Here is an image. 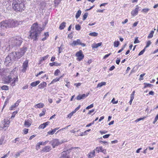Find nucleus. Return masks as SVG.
Here are the masks:
<instances>
[{"mask_svg":"<svg viewBox=\"0 0 158 158\" xmlns=\"http://www.w3.org/2000/svg\"><path fill=\"white\" fill-rule=\"evenodd\" d=\"M149 10L150 9L148 8L143 9L142 10V11L143 12L147 13Z\"/></svg>","mask_w":158,"mask_h":158,"instance_id":"obj_49","label":"nucleus"},{"mask_svg":"<svg viewBox=\"0 0 158 158\" xmlns=\"http://www.w3.org/2000/svg\"><path fill=\"white\" fill-rule=\"evenodd\" d=\"M111 102L113 104H116L118 103V101H115V99L114 98H113L111 100Z\"/></svg>","mask_w":158,"mask_h":158,"instance_id":"obj_54","label":"nucleus"},{"mask_svg":"<svg viewBox=\"0 0 158 158\" xmlns=\"http://www.w3.org/2000/svg\"><path fill=\"white\" fill-rule=\"evenodd\" d=\"M1 89L3 90H8L9 89V87L7 85H3L1 87Z\"/></svg>","mask_w":158,"mask_h":158,"instance_id":"obj_34","label":"nucleus"},{"mask_svg":"<svg viewBox=\"0 0 158 158\" xmlns=\"http://www.w3.org/2000/svg\"><path fill=\"white\" fill-rule=\"evenodd\" d=\"M21 152H17V153H16L15 154V156L16 157V158L19 156H20Z\"/></svg>","mask_w":158,"mask_h":158,"instance_id":"obj_60","label":"nucleus"},{"mask_svg":"<svg viewBox=\"0 0 158 158\" xmlns=\"http://www.w3.org/2000/svg\"><path fill=\"white\" fill-rule=\"evenodd\" d=\"M60 77H59V78H56L55 79H54L50 83V84H53L54 82H56L57 81H58L60 80Z\"/></svg>","mask_w":158,"mask_h":158,"instance_id":"obj_35","label":"nucleus"},{"mask_svg":"<svg viewBox=\"0 0 158 158\" xmlns=\"http://www.w3.org/2000/svg\"><path fill=\"white\" fill-rule=\"evenodd\" d=\"M46 112V110L45 109H43L42 112L39 114V116L40 117L42 116L45 114V112Z\"/></svg>","mask_w":158,"mask_h":158,"instance_id":"obj_37","label":"nucleus"},{"mask_svg":"<svg viewBox=\"0 0 158 158\" xmlns=\"http://www.w3.org/2000/svg\"><path fill=\"white\" fill-rule=\"evenodd\" d=\"M49 65L51 66H52L54 65L57 66H60L61 65V63H58L56 62H54L52 63H50Z\"/></svg>","mask_w":158,"mask_h":158,"instance_id":"obj_20","label":"nucleus"},{"mask_svg":"<svg viewBox=\"0 0 158 158\" xmlns=\"http://www.w3.org/2000/svg\"><path fill=\"white\" fill-rule=\"evenodd\" d=\"M66 24V23L65 22L62 23L60 24L59 27V29L61 30L63 29L65 27Z\"/></svg>","mask_w":158,"mask_h":158,"instance_id":"obj_23","label":"nucleus"},{"mask_svg":"<svg viewBox=\"0 0 158 158\" xmlns=\"http://www.w3.org/2000/svg\"><path fill=\"white\" fill-rule=\"evenodd\" d=\"M15 53H9L6 57L4 62L6 66H10L11 64L16 60L15 56Z\"/></svg>","mask_w":158,"mask_h":158,"instance_id":"obj_3","label":"nucleus"},{"mask_svg":"<svg viewBox=\"0 0 158 158\" xmlns=\"http://www.w3.org/2000/svg\"><path fill=\"white\" fill-rule=\"evenodd\" d=\"M14 80H12L13 81L11 83V85L12 86H14L15 85V82L18 81V78L17 77L16 78L14 77L13 78Z\"/></svg>","mask_w":158,"mask_h":158,"instance_id":"obj_26","label":"nucleus"},{"mask_svg":"<svg viewBox=\"0 0 158 158\" xmlns=\"http://www.w3.org/2000/svg\"><path fill=\"white\" fill-rule=\"evenodd\" d=\"M95 150L98 153L101 152L105 154L106 153V149H104L102 147H97L96 148Z\"/></svg>","mask_w":158,"mask_h":158,"instance_id":"obj_11","label":"nucleus"},{"mask_svg":"<svg viewBox=\"0 0 158 158\" xmlns=\"http://www.w3.org/2000/svg\"><path fill=\"white\" fill-rule=\"evenodd\" d=\"M25 0H14L13 2V9L16 11H22L25 9L24 2Z\"/></svg>","mask_w":158,"mask_h":158,"instance_id":"obj_2","label":"nucleus"},{"mask_svg":"<svg viewBox=\"0 0 158 158\" xmlns=\"http://www.w3.org/2000/svg\"><path fill=\"white\" fill-rule=\"evenodd\" d=\"M12 53H15V59L16 60L17 59H19L23 56V54L20 52L19 50L18 52H12Z\"/></svg>","mask_w":158,"mask_h":158,"instance_id":"obj_10","label":"nucleus"},{"mask_svg":"<svg viewBox=\"0 0 158 158\" xmlns=\"http://www.w3.org/2000/svg\"><path fill=\"white\" fill-rule=\"evenodd\" d=\"M81 85V83H80L74 84V85H75L77 87H78L80 86Z\"/></svg>","mask_w":158,"mask_h":158,"instance_id":"obj_63","label":"nucleus"},{"mask_svg":"<svg viewBox=\"0 0 158 158\" xmlns=\"http://www.w3.org/2000/svg\"><path fill=\"white\" fill-rule=\"evenodd\" d=\"M89 94V93H88L86 95L85 94H83L82 95H79L77 97L76 99L77 100H80L81 99H84L85 97L88 96Z\"/></svg>","mask_w":158,"mask_h":158,"instance_id":"obj_13","label":"nucleus"},{"mask_svg":"<svg viewBox=\"0 0 158 158\" xmlns=\"http://www.w3.org/2000/svg\"><path fill=\"white\" fill-rule=\"evenodd\" d=\"M31 119H28L25 120L24 125L27 127H29L31 125Z\"/></svg>","mask_w":158,"mask_h":158,"instance_id":"obj_12","label":"nucleus"},{"mask_svg":"<svg viewBox=\"0 0 158 158\" xmlns=\"http://www.w3.org/2000/svg\"><path fill=\"white\" fill-rule=\"evenodd\" d=\"M136 7H137L135 10H132L131 12V14L133 16H135L138 14L139 7H138V6H136Z\"/></svg>","mask_w":158,"mask_h":158,"instance_id":"obj_17","label":"nucleus"},{"mask_svg":"<svg viewBox=\"0 0 158 158\" xmlns=\"http://www.w3.org/2000/svg\"><path fill=\"white\" fill-rule=\"evenodd\" d=\"M120 61V59H118V58H117V59L116 61V63L117 64H119Z\"/></svg>","mask_w":158,"mask_h":158,"instance_id":"obj_59","label":"nucleus"},{"mask_svg":"<svg viewBox=\"0 0 158 158\" xmlns=\"http://www.w3.org/2000/svg\"><path fill=\"white\" fill-rule=\"evenodd\" d=\"M9 22L7 20L2 21L0 23V27L2 29H5L9 27Z\"/></svg>","mask_w":158,"mask_h":158,"instance_id":"obj_5","label":"nucleus"},{"mask_svg":"<svg viewBox=\"0 0 158 158\" xmlns=\"http://www.w3.org/2000/svg\"><path fill=\"white\" fill-rule=\"evenodd\" d=\"M115 68V66L114 65H112L111 66L109 69V70L110 71H112V70H114Z\"/></svg>","mask_w":158,"mask_h":158,"instance_id":"obj_57","label":"nucleus"},{"mask_svg":"<svg viewBox=\"0 0 158 158\" xmlns=\"http://www.w3.org/2000/svg\"><path fill=\"white\" fill-rule=\"evenodd\" d=\"M94 154H95V151L94 150L91 152H90L88 154V157L89 158L92 157H93V156L94 155Z\"/></svg>","mask_w":158,"mask_h":158,"instance_id":"obj_32","label":"nucleus"},{"mask_svg":"<svg viewBox=\"0 0 158 158\" xmlns=\"http://www.w3.org/2000/svg\"><path fill=\"white\" fill-rule=\"evenodd\" d=\"M145 49H146V48H144L141 51L139 52V53L138 56H140V55H142V54H143V53H144V52H145Z\"/></svg>","mask_w":158,"mask_h":158,"instance_id":"obj_43","label":"nucleus"},{"mask_svg":"<svg viewBox=\"0 0 158 158\" xmlns=\"http://www.w3.org/2000/svg\"><path fill=\"white\" fill-rule=\"evenodd\" d=\"M44 35L46 37H48L49 36V35L48 32H45L44 34Z\"/></svg>","mask_w":158,"mask_h":158,"instance_id":"obj_64","label":"nucleus"},{"mask_svg":"<svg viewBox=\"0 0 158 158\" xmlns=\"http://www.w3.org/2000/svg\"><path fill=\"white\" fill-rule=\"evenodd\" d=\"M56 131H55V130L53 129L52 131H50L48 132L47 134L48 135H52Z\"/></svg>","mask_w":158,"mask_h":158,"instance_id":"obj_38","label":"nucleus"},{"mask_svg":"<svg viewBox=\"0 0 158 158\" xmlns=\"http://www.w3.org/2000/svg\"><path fill=\"white\" fill-rule=\"evenodd\" d=\"M102 44V43L100 42L98 44H94L92 45V47L93 48H96L101 46Z\"/></svg>","mask_w":158,"mask_h":158,"instance_id":"obj_22","label":"nucleus"},{"mask_svg":"<svg viewBox=\"0 0 158 158\" xmlns=\"http://www.w3.org/2000/svg\"><path fill=\"white\" fill-rule=\"evenodd\" d=\"M63 143V142H60L59 140L57 139H55L52 140L49 143L52 146L53 148H55L56 146H57L60 144Z\"/></svg>","mask_w":158,"mask_h":158,"instance_id":"obj_7","label":"nucleus"},{"mask_svg":"<svg viewBox=\"0 0 158 158\" xmlns=\"http://www.w3.org/2000/svg\"><path fill=\"white\" fill-rule=\"evenodd\" d=\"M46 3L44 1H42L40 3V8L42 9H44L45 7Z\"/></svg>","mask_w":158,"mask_h":158,"instance_id":"obj_24","label":"nucleus"},{"mask_svg":"<svg viewBox=\"0 0 158 158\" xmlns=\"http://www.w3.org/2000/svg\"><path fill=\"white\" fill-rule=\"evenodd\" d=\"M23 42V39L21 37H17L15 38H12L9 41V44L12 46H19L21 45Z\"/></svg>","mask_w":158,"mask_h":158,"instance_id":"obj_4","label":"nucleus"},{"mask_svg":"<svg viewBox=\"0 0 158 158\" xmlns=\"http://www.w3.org/2000/svg\"><path fill=\"white\" fill-rule=\"evenodd\" d=\"M28 62L27 61H24L23 65V69H22V72H25L27 69V68L28 66Z\"/></svg>","mask_w":158,"mask_h":158,"instance_id":"obj_15","label":"nucleus"},{"mask_svg":"<svg viewBox=\"0 0 158 158\" xmlns=\"http://www.w3.org/2000/svg\"><path fill=\"white\" fill-rule=\"evenodd\" d=\"M140 41L139 40H138V37H137L135 38V41L134 42V44H136L137 43H139Z\"/></svg>","mask_w":158,"mask_h":158,"instance_id":"obj_44","label":"nucleus"},{"mask_svg":"<svg viewBox=\"0 0 158 158\" xmlns=\"http://www.w3.org/2000/svg\"><path fill=\"white\" fill-rule=\"evenodd\" d=\"M154 33V31H152L148 36V38L149 39L152 38L153 36Z\"/></svg>","mask_w":158,"mask_h":158,"instance_id":"obj_33","label":"nucleus"},{"mask_svg":"<svg viewBox=\"0 0 158 158\" xmlns=\"http://www.w3.org/2000/svg\"><path fill=\"white\" fill-rule=\"evenodd\" d=\"M100 143H103L105 145H108V143L107 142L101 141H100Z\"/></svg>","mask_w":158,"mask_h":158,"instance_id":"obj_51","label":"nucleus"},{"mask_svg":"<svg viewBox=\"0 0 158 158\" xmlns=\"http://www.w3.org/2000/svg\"><path fill=\"white\" fill-rule=\"evenodd\" d=\"M94 123V121H93V122L91 123H89V124L87 125L86 126V127H90V126H91Z\"/></svg>","mask_w":158,"mask_h":158,"instance_id":"obj_53","label":"nucleus"},{"mask_svg":"<svg viewBox=\"0 0 158 158\" xmlns=\"http://www.w3.org/2000/svg\"><path fill=\"white\" fill-rule=\"evenodd\" d=\"M81 10H79L77 12L76 15V18L77 19H78L80 15H81Z\"/></svg>","mask_w":158,"mask_h":158,"instance_id":"obj_30","label":"nucleus"},{"mask_svg":"<svg viewBox=\"0 0 158 158\" xmlns=\"http://www.w3.org/2000/svg\"><path fill=\"white\" fill-rule=\"evenodd\" d=\"M70 45L73 47L77 45H81L82 47H85L86 44L84 43H82L80 39H77V40L73 41Z\"/></svg>","mask_w":158,"mask_h":158,"instance_id":"obj_6","label":"nucleus"},{"mask_svg":"<svg viewBox=\"0 0 158 158\" xmlns=\"http://www.w3.org/2000/svg\"><path fill=\"white\" fill-rule=\"evenodd\" d=\"M81 27L78 24L76 25L75 29L79 31L81 29Z\"/></svg>","mask_w":158,"mask_h":158,"instance_id":"obj_42","label":"nucleus"},{"mask_svg":"<svg viewBox=\"0 0 158 158\" xmlns=\"http://www.w3.org/2000/svg\"><path fill=\"white\" fill-rule=\"evenodd\" d=\"M119 44V42L118 41H115L114 43V45L115 47H117Z\"/></svg>","mask_w":158,"mask_h":158,"instance_id":"obj_36","label":"nucleus"},{"mask_svg":"<svg viewBox=\"0 0 158 158\" xmlns=\"http://www.w3.org/2000/svg\"><path fill=\"white\" fill-rule=\"evenodd\" d=\"M42 31V28L38 27V24L34 23L31 27L29 38L33 39L34 41L38 40V37Z\"/></svg>","mask_w":158,"mask_h":158,"instance_id":"obj_1","label":"nucleus"},{"mask_svg":"<svg viewBox=\"0 0 158 158\" xmlns=\"http://www.w3.org/2000/svg\"><path fill=\"white\" fill-rule=\"evenodd\" d=\"M76 56L78 57V58H77V60L79 61H81L84 57V56L81 50H80L77 52L76 54Z\"/></svg>","mask_w":158,"mask_h":158,"instance_id":"obj_8","label":"nucleus"},{"mask_svg":"<svg viewBox=\"0 0 158 158\" xmlns=\"http://www.w3.org/2000/svg\"><path fill=\"white\" fill-rule=\"evenodd\" d=\"M151 43L150 41H148L146 45V46L144 47L145 48H146L148 47L151 44Z\"/></svg>","mask_w":158,"mask_h":158,"instance_id":"obj_45","label":"nucleus"},{"mask_svg":"<svg viewBox=\"0 0 158 158\" xmlns=\"http://www.w3.org/2000/svg\"><path fill=\"white\" fill-rule=\"evenodd\" d=\"M60 73V71L59 70L57 69L55 72L54 75L57 76L58 75V73Z\"/></svg>","mask_w":158,"mask_h":158,"instance_id":"obj_47","label":"nucleus"},{"mask_svg":"<svg viewBox=\"0 0 158 158\" xmlns=\"http://www.w3.org/2000/svg\"><path fill=\"white\" fill-rule=\"evenodd\" d=\"M20 100H18L15 103V106H17L19 104V103L20 102Z\"/></svg>","mask_w":158,"mask_h":158,"instance_id":"obj_52","label":"nucleus"},{"mask_svg":"<svg viewBox=\"0 0 158 158\" xmlns=\"http://www.w3.org/2000/svg\"><path fill=\"white\" fill-rule=\"evenodd\" d=\"M98 33L95 32H91L89 33V35L90 36L96 37L98 35Z\"/></svg>","mask_w":158,"mask_h":158,"instance_id":"obj_28","label":"nucleus"},{"mask_svg":"<svg viewBox=\"0 0 158 158\" xmlns=\"http://www.w3.org/2000/svg\"><path fill=\"white\" fill-rule=\"evenodd\" d=\"M106 84V82H102L100 83H98L97 86V88L100 87L103 85H105Z\"/></svg>","mask_w":158,"mask_h":158,"instance_id":"obj_29","label":"nucleus"},{"mask_svg":"<svg viewBox=\"0 0 158 158\" xmlns=\"http://www.w3.org/2000/svg\"><path fill=\"white\" fill-rule=\"evenodd\" d=\"M88 14L87 12H86L85 13L83 16V18L82 19L83 20H85L86 19L88 16Z\"/></svg>","mask_w":158,"mask_h":158,"instance_id":"obj_40","label":"nucleus"},{"mask_svg":"<svg viewBox=\"0 0 158 158\" xmlns=\"http://www.w3.org/2000/svg\"><path fill=\"white\" fill-rule=\"evenodd\" d=\"M60 158H70L69 153L65 151L63 152Z\"/></svg>","mask_w":158,"mask_h":158,"instance_id":"obj_14","label":"nucleus"},{"mask_svg":"<svg viewBox=\"0 0 158 158\" xmlns=\"http://www.w3.org/2000/svg\"><path fill=\"white\" fill-rule=\"evenodd\" d=\"M8 80L7 82L8 83H9L11 82V81H12L13 80H12V78L11 77V76H8Z\"/></svg>","mask_w":158,"mask_h":158,"instance_id":"obj_48","label":"nucleus"},{"mask_svg":"<svg viewBox=\"0 0 158 158\" xmlns=\"http://www.w3.org/2000/svg\"><path fill=\"white\" fill-rule=\"evenodd\" d=\"M28 130L27 129L25 128L23 130L24 133L25 134H27L28 132Z\"/></svg>","mask_w":158,"mask_h":158,"instance_id":"obj_56","label":"nucleus"},{"mask_svg":"<svg viewBox=\"0 0 158 158\" xmlns=\"http://www.w3.org/2000/svg\"><path fill=\"white\" fill-rule=\"evenodd\" d=\"M40 81H37L35 82H32L30 84L31 86L32 87H35L39 84Z\"/></svg>","mask_w":158,"mask_h":158,"instance_id":"obj_25","label":"nucleus"},{"mask_svg":"<svg viewBox=\"0 0 158 158\" xmlns=\"http://www.w3.org/2000/svg\"><path fill=\"white\" fill-rule=\"evenodd\" d=\"M49 123L50 122L49 121L44 123L43 124H41L40 125L39 127V129L44 128L47 126L49 124Z\"/></svg>","mask_w":158,"mask_h":158,"instance_id":"obj_16","label":"nucleus"},{"mask_svg":"<svg viewBox=\"0 0 158 158\" xmlns=\"http://www.w3.org/2000/svg\"><path fill=\"white\" fill-rule=\"evenodd\" d=\"M27 47L24 46L22 48L20 49L19 51H20V52H21L23 55L25 52L27 51Z\"/></svg>","mask_w":158,"mask_h":158,"instance_id":"obj_19","label":"nucleus"},{"mask_svg":"<svg viewBox=\"0 0 158 158\" xmlns=\"http://www.w3.org/2000/svg\"><path fill=\"white\" fill-rule=\"evenodd\" d=\"M135 93V91H133L132 93H131V97H132V98H134V94Z\"/></svg>","mask_w":158,"mask_h":158,"instance_id":"obj_61","label":"nucleus"},{"mask_svg":"<svg viewBox=\"0 0 158 158\" xmlns=\"http://www.w3.org/2000/svg\"><path fill=\"white\" fill-rule=\"evenodd\" d=\"M8 21L9 22V27H15L18 25V23L17 21L10 19Z\"/></svg>","mask_w":158,"mask_h":158,"instance_id":"obj_9","label":"nucleus"},{"mask_svg":"<svg viewBox=\"0 0 158 158\" xmlns=\"http://www.w3.org/2000/svg\"><path fill=\"white\" fill-rule=\"evenodd\" d=\"M40 148V145L39 144V143H38L36 145V149L37 150H38Z\"/></svg>","mask_w":158,"mask_h":158,"instance_id":"obj_58","label":"nucleus"},{"mask_svg":"<svg viewBox=\"0 0 158 158\" xmlns=\"http://www.w3.org/2000/svg\"><path fill=\"white\" fill-rule=\"evenodd\" d=\"M49 56V55H47L46 56H44L41 58V59L40 60V62L42 61L43 60H46Z\"/></svg>","mask_w":158,"mask_h":158,"instance_id":"obj_39","label":"nucleus"},{"mask_svg":"<svg viewBox=\"0 0 158 158\" xmlns=\"http://www.w3.org/2000/svg\"><path fill=\"white\" fill-rule=\"evenodd\" d=\"M47 85V84L45 82H43L40 83L38 87L40 89H43L44 87H46Z\"/></svg>","mask_w":158,"mask_h":158,"instance_id":"obj_21","label":"nucleus"},{"mask_svg":"<svg viewBox=\"0 0 158 158\" xmlns=\"http://www.w3.org/2000/svg\"><path fill=\"white\" fill-rule=\"evenodd\" d=\"M144 85H145V86L143 87V89H144L145 88H146L149 87H151V86H152L153 85L152 84H150L149 83H144Z\"/></svg>","mask_w":158,"mask_h":158,"instance_id":"obj_31","label":"nucleus"},{"mask_svg":"<svg viewBox=\"0 0 158 158\" xmlns=\"http://www.w3.org/2000/svg\"><path fill=\"white\" fill-rule=\"evenodd\" d=\"M44 104L42 103H40L36 105L35 106V108H42L44 106Z\"/></svg>","mask_w":158,"mask_h":158,"instance_id":"obj_27","label":"nucleus"},{"mask_svg":"<svg viewBox=\"0 0 158 158\" xmlns=\"http://www.w3.org/2000/svg\"><path fill=\"white\" fill-rule=\"evenodd\" d=\"M51 147L49 146H45L43 148L42 151L43 152H48L51 150Z\"/></svg>","mask_w":158,"mask_h":158,"instance_id":"obj_18","label":"nucleus"},{"mask_svg":"<svg viewBox=\"0 0 158 158\" xmlns=\"http://www.w3.org/2000/svg\"><path fill=\"white\" fill-rule=\"evenodd\" d=\"M70 125H68V126H66L64 128H62L59 130L55 134H57L59 132H60V131H62L64 129H67V128H68V127H70Z\"/></svg>","mask_w":158,"mask_h":158,"instance_id":"obj_41","label":"nucleus"},{"mask_svg":"<svg viewBox=\"0 0 158 158\" xmlns=\"http://www.w3.org/2000/svg\"><path fill=\"white\" fill-rule=\"evenodd\" d=\"M111 53H110L109 54H107L105 55L103 57L104 59H106L107 57H108L110 55H111Z\"/></svg>","mask_w":158,"mask_h":158,"instance_id":"obj_62","label":"nucleus"},{"mask_svg":"<svg viewBox=\"0 0 158 158\" xmlns=\"http://www.w3.org/2000/svg\"><path fill=\"white\" fill-rule=\"evenodd\" d=\"M110 134H106L105 135L103 136V137L104 139H106L109 137L110 136Z\"/></svg>","mask_w":158,"mask_h":158,"instance_id":"obj_55","label":"nucleus"},{"mask_svg":"<svg viewBox=\"0 0 158 158\" xmlns=\"http://www.w3.org/2000/svg\"><path fill=\"white\" fill-rule=\"evenodd\" d=\"M145 75V73H143L142 74H141L140 76V78L139 79V80H143V77Z\"/></svg>","mask_w":158,"mask_h":158,"instance_id":"obj_50","label":"nucleus"},{"mask_svg":"<svg viewBox=\"0 0 158 158\" xmlns=\"http://www.w3.org/2000/svg\"><path fill=\"white\" fill-rule=\"evenodd\" d=\"M94 107V104H92L90 105L89 106H87L85 109L86 110H89Z\"/></svg>","mask_w":158,"mask_h":158,"instance_id":"obj_46","label":"nucleus"}]
</instances>
